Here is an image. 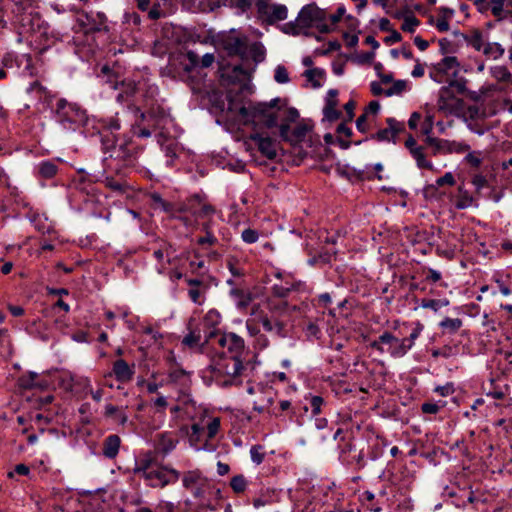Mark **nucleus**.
<instances>
[{
	"label": "nucleus",
	"mask_w": 512,
	"mask_h": 512,
	"mask_svg": "<svg viewBox=\"0 0 512 512\" xmlns=\"http://www.w3.org/2000/svg\"><path fill=\"white\" fill-rule=\"evenodd\" d=\"M119 136L120 133L105 138L101 144L104 154L102 182L112 193L123 195L134 189L127 177L137 162L138 148L133 141Z\"/></svg>",
	"instance_id": "obj_1"
},
{
	"label": "nucleus",
	"mask_w": 512,
	"mask_h": 512,
	"mask_svg": "<svg viewBox=\"0 0 512 512\" xmlns=\"http://www.w3.org/2000/svg\"><path fill=\"white\" fill-rule=\"evenodd\" d=\"M54 118L65 130L76 131L83 128V132L90 136H98L102 144L105 138H111L119 133L121 124L115 117L97 119L89 118L87 112L79 104L69 102L64 98L56 101Z\"/></svg>",
	"instance_id": "obj_2"
},
{
	"label": "nucleus",
	"mask_w": 512,
	"mask_h": 512,
	"mask_svg": "<svg viewBox=\"0 0 512 512\" xmlns=\"http://www.w3.org/2000/svg\"><path fill=\"white\" fill-rule=\"evenodd\" d=\"M238 117L245 126H251L254 132L279 127L280 135L287 138L290 123L296 122L299 112L282 105L279 98H274L270 102H250L241 106Z\"/></svg>",
	"instance_id": "obj_3"
},
{
	"label": "nucleus",
	"mask_w": 512,
	"mask_h": 512,
	"mask_svg": "<svg viewBox=\"0 0 512 512\" xmlns=\"http://www.w3.org/2000/svg\"><path fill=\"white\" fill-rule=\"evenodd\" d=\"M133 472L146 486L159 489L176 484L181 477L180 471L159 460L156 451L140 453L135 458Z\"/></svg>",
	"instance_id": "obj_4"
},
{
	"label": "nucleus",
	"mask_w": 512,
	"mask_h": 512,
	"mask_svg": "<svg viewBox=\"0 0 512 512\" xmlns=\"http://www.w3.org/2000/svg\"><path fill=\"white\" fill-rule=\"evenodd\" d=\"M151 201L154 209H159L181 220L186 227H193L199 219L215 213V208L204 202L198 194L188 197L182 203L174 204L163 199L160 194L153 193Z\"/></svg>",
	"instance_id": "obj_5"
},
{
	"label": "nucleus",
	"mask_w": 512,
	"mask_h": 512,
	"mask_svg": "<svg viewBox=\"0 0 512 512\" xmlns=\"http://www.w3.org/2000/svg\"><path fill=\"white\" fill-rule=\"evenodd\" d=\"M107 84L110 88L118 90L117 102L126 105L128 108H139L147 105L148 100L158 93V87L148 85L146 81L135 82L131 79H121L115 75H107Z\"/></svg>",
	"instance_id": "obj_6"
},
{
	"label": "nucleus",
	"mask_w": 512,
	"mask_h": 512,
	"mask_svg": "<svg viewBox=\"0 0 512 512\" xmlns=\"http://www.w3.org/2000/svg\"><path fill=\"white\" fill-rule=\"evenodd\" d=\"M246 329L251 344L255 350L262 351L269 344V338L265 333H269L272 337L285 338L288 334L286 324L274 316L268 314H258L249 317L246 320Z\"/></svg>",
	"instance_id": "obj_7"
},
{
	"label": "nucleus",
	"mask_w": 512,
	"mask_h": 512,
	"mask_svg": "<svg viewBox=\"0 0 512 512\" xmlns=\"http://www.w3.org/2000/svg\"><path fill=\"white\" fill-rule=\"evenodd\" d=\"M423 329L424 325L417 321L406 338H398L390 331H384L377 339L369 343V347L380 354L387 353L392 358H402L413 348Z\"/></svg>",
	"instance_id": "obj_8"
},
{
	"label": "nucleus",
	"mask_w": 512,
	"mask_h": 512,
	"mask_svg": "<svg viewBox=\"0 0 512 512\" xmlns=\"http://www.w3.org/2000/svg\"><path fill=\"white\" fill-rule=\"evenodd\" d=\"M210 348L215 351V355L218 357H242L245 343L242 337L233 332L227 333L220 330H213L209 332L204 343H202L201 353L208 354Z\"/></svg>",
	"instance_id": "obj_9"
},
{
	"label": "nucleus",
	"mask_w": 512,
	"mask_h": 512,
	"mask_svg": "<svg viewBox=\"0 0 512 512\" xmlns=\"http://www.w3.org/2000/svg\"><path fill=\"white\" fill-rule=\"evenodd\" d=\"M220 427V417L208 415L203 417L200 422L193 423L188 434L190 446L197 451H216L217 446L212 442V440L219 433Z\"/></svg>",
	"instance_id": "obj_10"
},
{
	"label": "nucleus",
	"mask_w": 512,
	"mask_h": 512,
	"mask_svg": "<svg viewBox=\"0 0 512 512\" xmlns=\"http://www.w3.org/2000/svg\"><path fill=\"white\" fill-rule=\"evenodd\" d=\"M76 34H83L89 46H98L96 36L108 32V20L103 12H80L74 26Z\"/></svg>",
	"instance_id": "obj_11"
},
{
	"label": "nucleus",
	"mask_w": 512,
	"mask_h": 512,
	"mask_svg": "<svg viewBox=\"0 0 512 512\" xmlns=\"http://www.w3.org/2000/svg\"><path fill=\"white\" fill-rule=\"evenodd\" d=\"M217 375H223L226 379L223 381L224 385H238L241 383L240 377L244 370V365L241 357L225 356L218 357L214 365H211Z\"/></svg>",
	"instance_id": "obj_12"
},
{
	"label": "nucleus",
	"mask_w": 512,
	"mask_h": 512,
	"mask_svg": "<svg viewBox=\"0 0 512 512\" xmlns=\"http://www.w3.org/2000/svg\"><path fill=\"white\" fill-rule=\"evenodd\" d=\"M327 13L316 4H308L300 10L297 21L303 28L315 27L321 33L330 32V26L326 23Z\"/></svg>",
	"instance_id": "obj_13"
},
{
	"label": "nucleus",
	"mask_w": 512,
	"mask_h": 512,
	"mask_svg": "<svg viewBox=\"0 0 512 512\" xmlns=\"http://www.w3.org/2000/svg\"><path fill=\"white\" fill-rule=\"evenodd\" d=\"M424 142L428 147L429 155L432 156L463 154L470 150V146L463 141L427 136Z\"/></svg>",
	"instance_id": "obj_14"
},
{
	"label": "nucleus",
	"mask_w": 512,
	"mask_h": 512,
	"mask_svg": "<svg viewBox=\"0 0 512 512\" xmlns=\"http://www.w3.org/2000/svg\"><path fill=\"white\" fill-rule=\"evenodd\" d=\"M460 70V64L455 56H446L440 62L433 65L429 75L437 83H446L455 78Z\"/></svg>",
	"instance_id": "obj_15"
},
{
	"label": "nucleus",
	"mask_w": 512,
	"mask_h": 512,
	"mask_svg": "<svg viewBox=\"0 0 512 512\" xmlns=\"http://www.w3.org/2000/svg\"><path fill=\"white\" fill-rule=\"evenodd\" d=\"M247 392L249 394L261 393V397L254 400L253 410L258 413L268 412L269 414L278 415L274 410H270L274 402V392L271 387L263 386L260 383L248 384Z\"/></svg>",
	"instance_id": "obj_16"
},
{
	"label": "nucleus",
	"mask_w": 512,
	"mask_h": 512,
	"mask_svg": "<svg viewBox=\"0 0 512 512\" xmlns=\"http://www.w3.org/2000/svg\"><path fill=\"white\" fill-rule=\"evenodd\" d=\"M477 10L491 14L497 20L505 19L512 12V0H474Z\"/></svg>",
	"instance_id": "obj_17"
},
{
	"label": "nucleus",
	"mask_w": 512,
	"mask_h": 512,
	"mask_svg": "<svg viewBox=\"0 0 512 512\" xmlns=\"http://www.w3.org/2000/svg\"><path fill=\"white\" fill-rule=\"evenodd\" d=\"M274 276L276 282L272 284L271 291L278 298L288 297L292 292L298 291L302 285L292 274L285 271H277Z\"/></svg>",
	"instance_id": "obj_18"
},
{
	"label": "nucleus",
	"mask_w": 512,
	"mask_h": 512,
	"mask_svg": "<svg viewBox=\"0 0 512 512\" xmlns=\"http://www.w3.org/2000/svg\"><path fill=\"white\" fill-rule=\"evenodd\" d=\"M340 462L355 471H360L366 466L363 450L357 451L352 442L345 443L339 453Z\"/></svg>",
	"instance_id": "obj_19"
},
{
	"label": "nucleus",
	"mask_w": 512,
	"mask_h": 512,
	"mask_svg": "<svg viewBox=\"0 0 512 512\" xmlns=\"http://www.w3.org/2000/svg\"><path fill=\"white\" fill-rule=\"evenodd\" d=\"M169 362L167 377L169 383L177 386L181 391L188 389L191 385V372L183 369L176 361L173 354L167 358Z\"/></svg>",
	"instance_id": "obj_20"
},
{
	"label": "nucleus",
	"mask_w": 512,
	"mask_h": 512,
	"mask_svg": "<svg viewBox=\"0 0 512 512\" xmlns=\"http://www.w3.org/2000/svg\"><path fill=\"white\" fill-rule=\"evenodd\" d=\"M411 157L415 160L416 165L420 169H433V163L428 159L429 150L426 144L420 145L412 135H409L404 143Z\"/></svg>",
	"instance_id": "obj_21"
},
{
	"label": "nucleus",
	"mask_w": 512,
	"mask_h": 512,
	"mask_svg": "<svg viewBox=\"0 0 512 512\" xmlns=\"http://www.w3.org/2000/svg\"><path fill=\"white\" fill-rule=\"evenodd\" d=\"M437 104L440 111L450 115H459L463 110V100L457 97L450 87H441Z\"/></svg>",
	"instance_id": "obj_22"
},
{
	"label": "nucleus",
	"mask_w": 512,
	"mask_h": 512,
	"mask_svg": "<svg viewBox=\"0 0 512 512\" xmlns=\"http://www.w3.org/2000/svg\"><path fill=\"white\" fill-rule=\"evenodd\" d=\"M256 6L259 16L269 24H274L287 18L288 9L284 4L270 5L264 1H258Z\"/></svg>",
	"instance_id": "obj_23"
},
{
	"label": "nucleus",
	"mask_w": 512,
	"mask_h": 512,
	"mask_svg": "<svg viewBox=\"0 0 512 512\" xmlns=\"http://www.w3.org/2000/svg\"><path fill=\"white\" fill-rule=\"evenodd\" d=\"M387 127L378 130L375 134L371 135V139L378 142H395L396 136L405 130L404 123L397 121L394 118H387Z\"/></svg>",
	"instance_id": "obj_24"
},
{
	"label": "nucleus",
	"mask_w": 512,
	"mask_h": 512,
	"mask_svg": "<svg viewBox=\"0 0 512 512\" xmlns=\"http://www.w3.org/2000/svg\"><path fill=\"white\" fill-rule=\"evenodd\" d=\"M206 478L198 469L189 470L182 476V485L185 489L192 491L194 497H199L203 493V486Z\"/></svg>",
	"instance_id": "obj_25"
},
{
	"label": "nucleus",
	"mask_w": 512,
	"mask_h": 512,
	"mask_svg": "<svg viewBox=\"0 0 512 512\" xmlns=\"http://www.w3.org/2000/svg\"><path fill=\"white\" fill-rule=\"evenodd\" d=\"M336 490L327 488L322 494L314 495L303 507L302 512H327L330 505V497L334 495Z\"/></svg>",
	"instance_id": "obj_26"
},
{
	"label": "nucleus",
	"mask_w": 512,
	"mask_h": 512,
	"mask_svg": "<svg viewBox=\"0 0 512 512\" xmlns=\"http://www.w3.org/2000/svg\"><path fill=\"white\" fill-rule=\"evenodd\" d=\"M250 139L257 145L260 153L268 159L276 157V143L268 135H264L263 132H253L250 135Z\"/></svg>",
	"instance_id": "obj_27"
},
{
	"label": "nucleus",
	"mask_w": 512,
	"mask_h": 512,
	"mask_svg": "<svg viewBox=\"0 0 512 512\" xmlns=\"http://www.w3.org/2000/svg\"><path fill=\"white\" fill-rule=\"evenodd\" d=\"M135 374L134 364H128L124 359H117L112 364L111 372L107 376H113L120 383H128Z\"/></svg>",
	"instance_id": "obj_28"
},
{
	"label": "nucleus",
	"mask_w": 512,
	"mask_h": 512,
	"mask_svg": "<svg viewBox=\"0 0 512 512\" xmlns=\"http://www.w3.org/2000/svg\"><path fill=\"white\" fill-rule=\"evenodd\" d=\"M23 61L26 62L25 70H27L29 75H33L32 57L30 54H23L19 56L15 52H7L3 55L1 64L3 68L11 69L14 67H20Z\"/></svg>",
	"instance_id": "obj_29"
},
{
	"label": "nucleus",
	"mask_w": 512,
	"mask_h": 512,
	"mask_svg": "<svg viewBox=\"0 0 512 512\" xmlns=\"http://www.w3.org/2000/svg\"><path fill=\"white\" fill-rule=\"evenodd\" d=\"M224 49L230 56H239L244 59L247 56L246 38L227 36L222 41Z\"/></svg>",
	"instance_id": "obj_30"
},
{
	"label": "nucleus",
	"mask_w": 512,
	"mask_h": 512,
	"mask_svg": "<svg viewBox=\"0 0 512 512\" xmlns=\"http://www.w3.org/2000/svg\"><path fill=\"white\" fill-rule=\"evenodd\" d=\"M216 223L208 219L201 224L200 230L204 233L197 239V244L203 248L213 247L218 244V239L215 235Z\"/></svg>",
	"instance_id": "obj_31"
},
{
	"label": "nucleus",
	"mask_w": 512,
	"mask_h": 512,
	"mask_svg": "<svg viewBox=\"0 0 512 512\" xmlns=\"http://www.w3.org/2000/svg\"><path fill=\"white\" fill-rule=\"evenodd\" d=\"M185 57L188 63L184 65V71L187 73H190L194 68L198 66H201L202 68H208L214 63L215 60L213 53H206L200 59L198 54L191 50L186 53Z\"/></svg>",
	"instance_id": "obj_32"
},
{
	"label": "nucleus",
	"mask_w": 512,
	"mask_h": 512,
	"mask_svg": "<svg viewBox=\"0 0 512 512\" xmlns=\"http://www.w3.org/2000/svg\"><path fill=\"white\" fill-rule=\"evenodd\" d=\"M491 104L488 105H470L465 110H463V120L467 126L472 124L475 121H478L481 117L484 116H494L491 114Z\"/></svg>",
	"instance_id": "obj_33"
},
{
	"label": "nucleus",
	"mask_w": 512,
	"mask_h": 512,
	"mask_svg": "<svg viewBox=\"0 0 512 512\" xmlns=\"http://www.w3.org/2000/svg\"><path fill=\"white\" fill-rule=\"evenodd\" d=\"M178 444L177 437L171 432H163L157 436L156 450L161 452L164 456L173 451Z\"/></svg>",
	"instance_id": "obj_34"
},
{
	"label": "nucleus",
	"mask_w": 512,
	"mask_h": 512,
	"mask_svg": "<svg viewBox=\"0 0 512 512\" xmlns=\"http://www.w3.org/2000/svg\"><path fill=\"white\" fill-rule=\"evenodd\" d=\"M26 217L41 234H49L52 231V225L48 221V218L37 210L30 209Z\"/></svg>",
	"instance_id": "obj_35"
},
{
	"label": "nucleus",
	"mask_w": 512,
	"mask_h": 512,
	"mask_svg": "<svg viewBox=\"0 0 512 512\" xmlns=\"http://www.w3.org/2000/svg\"><path fill=\"white\" fill-rule=\"evenodd\" d=\"M121 438L117 434L108 435L102 443V455L108 459H115L119 453Z\"/></svg>",
	"instance_id": "obj_36"
},
{
	"label": "nucleus",
	"mask_w": 512,
	"mask_h": 512,
	"mask_svg": "<svg viewBox=\"0 0 512 512\" xmlns=\"http://www.w3.org/2000/svg\"><path fill=\"white\" fill-rule=\"evenodd\" d=\"M492 280L497 284L503 296L512 295V273L496 271L492 276Z\"/></svg>",
	"instance_id": "obj_37"
},
{
	"label": "nucleus",
	"mask_w": 512,
	"mask_h": 512,
	"mask_svg": "<svg viewBox=\"0 0 512 512\" xmlns=\"http://www.w3.org/2000/svg\"><path fill=\"white\" fill-rule=\"evenodd\" d=\"M463 37L466 44L477 52H483L486 43L488 42L483 32L479 29H473L466 33Z\"/></svg>",
	"instance_id": "obj_38"
},
{
	"label": "nucleus",
	"mask_w": 512,
	"mask_h": 512,
	"mask_svg": "<svg viewBox=\"0 0 512 512\" xmlns=\"http://www.w3.org/2000/svg\"><path fill=\"white\" fill-rule=\"evenodd\" d=\"M220 322L221 315L217 310L211 309L205 314L201 323L205 333V339L207 338L210 331L218 330L217 326L220 324Z\"/></svg>",
	"instance_id": "obj_39"
},
{
	"label": "nucleus",
	"mask_w": 512,
	"mask_h": 512,
	"mask_svg": "<svg viewBox=\"0 0 512 512\" xmlns=\"http://www.w3.org/2000/svg\"><path fill=\"white\" fill-rule=\"evenodd\" d=\"M388 445L389 442L386 438L377 436L375 441L369 447L368 457L373 461L381 458Z\"/></svg>",
	"instance_id": "obj_40"
},
{
	"label": "nucleus",
	"mask_w": 512,
	"mask_h": 512,
	"mask_svg": "<svg viewBox=\"0 0 512 512\" xmlns=\"http://www.w3.org/2000/svg\"><path fill=\"white\" fill-rule=\"evenodd\" d=\"M58 173V166L51 160H43L37 165V174L43 179H52Z\"/></svg>",
	"instance_id": "obj_41"
},
{
	"label": "nucleus",
	"mask_w": 512,
	"mask_h": 512,
	"mask_svg": "<svg viewBox=\"0 0 512 512\" xmlns=\"http://www.w3.org/2000/svg\"><path fill=\"white\" fill-rule=\"evenodd\" d=\"M169 8V0H153L149 9V19L158 20L167 14Z\"/></svg>",
	"instance_id": "obj_42"
},
{
	"label": "nucleus",
	"mask_w": 512,
	"mask_h": 512,
	"mask_svg": "<svg viewBox=\"0 0 512 512\" xmlns=\"http://www.w3.org/2000/svg\"><path fill=\"white\" fill-rule=\"evenodd\" d=\"M104 416L107 418L114 419L117 423L124 425L127 420V414L126 412L113 404H106L104 407Z\"/></svg>",
	"instance_id": "obj_43"
},
{
	"label": "nucleus",
	"mask_w": 512,
	"mask_h": 512,
	"mask_svg": "<svg viewBox=\"0 0 512 512\" xmlns=\"http://www.w3.org/2000/svg\"><path fill=\"white\" fill-rule=\"evenodd\" d=\"M463 325V322L460 318H450L445 317L440 323L439 327L444 334H454L456 333Z\"/></svg>",
	"instance_id": "obj_44"
},
{
	"label": "nucleus",
	"mask_w": 512,
	"mask_h": 512,
	"mask_svg": "<svg viewBox=\"0 0 512 512\" xmlns=\"http://www.w3.org/2000/svg\"><path fill=\"white\" fill-rule=\"evenodd\" d=\"M482 53L488 59L497 60L504 55L505 49L498 42H487Z\"/></svg>",
	"instance_id": "obj_45"
},
{
	"label": "nucleus",
	"mask_w": 512,
	"mask_h": 512,
	"mask_svg": "<svg viewBox=\"0 0 512 512\" xmlns=\"http://www.w3.org/2000/svg\"><path fill=\"white\" fill-rule=\"evenodd\" d=\"M247 54H249L255 64H258L265 60L266 49L261 42H254L249 47L247 46Z\"/></svg>",
	"instance_id": "obj_46"
},
{
	"label": "nucleus",
	"mask_w": 512,
	"mask_h": 512,
	"mask_svg": "<svg viewBox=\"0 0 512 512\" xmlns=\"http://www.w3.org/2000/svg\"><path fill=\"white\" fill-rule=\"evenodd\" d=\"M489 117L490 116L481 117L478 121L473 122L467 127L473 133L483 135L494 127V125L488 121Z\"/></svg>",
	"instance_id": "obj_47"
},
{
	"label": "nucleus",
	"mask_w": 512,
	"mask_h": 512,
	"mask_svg": "<svg viewBox=\"0 0 512 512\" xmlns=\"http://www.w3.org/2000/svg\"><path fill=\"white\" fill-rule=\"evenodd\" d=\"M445 194L444 190L434 186L433 184H428L423 188V196L430 202H440Z\"/></svg>",
	"instance_id": "obj_48"
},
{
	"label": "nucleus",
	"mask_w": 512,
	"mask_h": 512,
	"mask_svg": "<svg viewBox=\"0 0 512 512\" xmlns=\"http://www.w3.org/2000/svg\"><path fill=\"white\" fill-rule=\"evenodd\" d=\"M491 75L499 82L512 85V73L505 66H495L491 68Z\"/></svg>",
	"instance_id": "obj_49"
},
{
	"label": "nucleus",
	"mask_w": 512,
	"mask_h": 512,
	"mask_svg": "<svg viewBox=\"0 0 512 512\" xmlns=\"http://www.w3.org/2000/svg\"><path fill=\"white\" fill-rule=\"evenodd\" d=\"M308 81H310L315 88L322 86V81L325 78V71L320 68L308 69L304 73Z\"/></svg>",
	"instance_id": "obj_50"
},
{
	"label": "nucleus",
	"mask_w": 512,
	"mask_h": 512,
	"mask_svg": "<svg viewBox=\"0 0 512 512\" xmlns=\"http://www.w3.org/2000/svg\"><path fill=\"white\" fill-rule=\"evenodd\" d=\"M491 114H498L508 111L512 114V100L508 98H498L491 103Z\"/></svg>",
	"instance_id": "obj_51"
},
{
	"label": "nucleus",
	"mask_w": 512,
	"mask_h": 512,
	"mask_svg": "<svg viewBox=\"0 0 512 512\" xmlns=\"http://www.w3.org/2000/svg\"><path fill=\"white\" fill-rule=\"evenodd\" d=\"M162 151L167 157V166H173L174 160L177 158L178 144L175 141L171 140L166 144L162 145Z\"/></svg>",
	"instance_id": "obj_52"
},
{
	"label": "nucleus",
	"mask_w": 512,
	"mask_h": 512,
	"mask_svg": "<svg viewBox=\"0 0 512 512\" xmlns=\"http://www.w3.org/2000/svg\"><path fill=\"white\" fill-rule=\"evenodd\" d=\"M201 332L200 330H191L187 335L182 339V344L188 348H196L198 347L201 351Z\"/></svg>",
	"instance_id": "obj_53"
},
{
	"label": "nucleus",
	"mask_w": 512,
	"mask_h": 512,
	"mask_svg": "<svg viewBox=\"0 0 512 512\" xmlns=\"http://www.w3.org/2000/svg\"><path fill=\"white\" fill-rule=\"evenodd\" d=\"M449 304L448 300L442 299H430L423 298L420 302V306L425 309H430L433 312H438L442 307L447 306Z\"/></svg>",
	"instance_id": "obj_54"
},
{
	"label": "nucleus",
	"mask_w": 512,
	"mask_h": 512,
	"mask_svg": "<svg viewBox=\"0 0 512 512\" xmlns=\"http://www.w3.org/2000/svg\"><path fill=\"white\" fill-rule=\"evenodd\" d=\"M306 400L310 405L311 414L313 416H317L322 412V406L324 404L323 397L309 394V396L306 397Z\"/></svg>",
	"instance_id": "obj_55"
},
{
	"label": "nucleus",
	"mask_w": 512,
	"mask_h": 512,
	"mask_svg": "<svg viewBox=\"0 0 512 512\" xmlns=\"http://www.w3.org/2000/svg\"><path fill=\"white\" fill-rule=\"evenodd\" d=\"M310 128L308 125L299 123L297 124L294 129L292 130L291 137L287 135L286 139H290L292 141L300 142L304 140L307 133L309 132Z\"/></svg>",
	"instance_id": "obj_56"
},
{
	"label": "nucleus",
	"mask_w": 512,
	"mask_h": 512,
	"mask_svg": "<svg viewBox=\"0 0 512 512\" xmlns=\"http://www.w3.org/2000/svg\"><path fill=\"white\" fill-rule=\"evenodd\" d=\"M230 487L237 494L243 493L247 488V480L241 474L235 475L231 478Z\"/></svg>",
	"instance_id": "obj_57"
},
{
	"label": "nucleus",
	"mask_w": 512,
	"mask_h": 512,
	"mask_svg": "<svg viewBox=\"0 0 512 512\" xmlns=\"http://www.w3.org/2000/svg\"><path fill=\"white\" fill-rule=\"evenodd\" d=\"M407 90V81L405 80H396L393 82L392 86L385 90V96L391 97L393 95H401L404 91Z\"/></svg>",
	"instance_id": "obj_58"
},
{
	"label": "nucleus",
	"mask_w": 512,
	"mask_h": 512,
	"mask_svg": "<svg viewBox=\"0 0 512 512\" xmlns=\"http://www.w3.org/2000/svg\"><path fill=\"white\" fill-rule=\"evenodd\" d=\"M337 102L327 99L324 107V115L329 121H335L340 117V112L336 109Z\"/></svg>",
	"instance_id": "obj_59"
},
{
	"label": "nucleus",
	"mask_w": 512,
	"mask_h": 512,
	"mask_svg": "<svg viewBox=\"0 0 512 512\" xmlns=\"http://www.w3.org/2000/svg\"><path fill=\"white\" fill-rule=\"evenodd\" d=\"M422 274L424 276V281L428 283L435 284L440 282L442 279L441 272L430 267H424L422 269Z\"/></svg>",
	"instance_id": "obj_60"
},
{
	"label": "nucleus",
	"mask_w": 512,
	"mask_h": 512,
	"mask_svg": "<svg viewBox=\"0 0 512 512\" xmlns=\"http://www.w3.org/2000/svg\"><path fill=\"white\" fill-rule=\"evenodd\" d=\"M508 391V386L504 385L503 387L494 385V381H491L490 388L487 390V396H490L494 399H503Z\"/></svg>",
	"instance_id": "obj_61"
},
{
	"label": "nucleus",
	"mask_w": 512,
	"mask_h": 512,
	"mask_svg": "<svg viewBox=\"0 0 512 512\" xmlns=\"http://www.w3.org/2000/svg\"><path fill=\"white\" fill-rule=\"evenodd\" d=\"M12 3V12L16 14V16L22 17L20 22L24 21L26 10L30 7V0H17Z\"/></svg>",
	"instance_id": "obj_62"
},
{
	"label": "nucleus",
	"mask_w": 512,
	"mask_h": 512,
	"mask_svg": "<svg viewBox=\"0 0 512 512\" xmlns=\"http://www.w3.org/2000/svg\"><path fill=\"white\" fill-rule=\"evenodd\" d=\"M447 83L448 85L446 87H450L454 94L462 95L466 91V81L464 78H451Z\"/></svg>",
	"instance_id": "obj_63"
},
{
	"label": "nucleus",
	"mask_w": 512,
	"mask_h": 512,
	"mask_svg": "<svg viewBox=\"0 0 512 512\" xmlns=\"http://www.w3.org/2000/svg\"><path fill=\"white\" fill-rule=\"evenodd\" d=\"M420 21L414 16H407L404 18V21L401 25V29L404 32L413 33L416 28L419 26Z\"/></svg>",
	"instance_id": "obj_64"
}]
</instances>
